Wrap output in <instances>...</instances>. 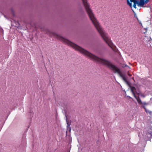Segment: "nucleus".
Wrapping results in <instances>:
<instances>
[{
	"label": "nucleus",
	"mask_w": 152,
	"mask_h": 152,
	"mask_svg": "<svg viewBox=\"0 0 152 152\" xmlns=\"http://www.w3.org/2000/svg\"><path fill=\"white\" fill-rule=\"evenodd\" d=\"M148 135V137H148L149 139H151V138L152 137V136L151 137H149V135Z\"/></svg>",
	"instance_id": "ddd939ff"
},
{
	"label": "nucleus",
	"mask_w": 152,
	"mask_h": 152,
	"mask_svg": "<svg viewBox=\"0 0 152 152\" xmlns=\"http://www.w3.org/2000/svg\"><path fill=\"white\" fill-rule=\"evenodd\" d=\"M149 1V0H127V4L130 7H132L131 2L134 3L133 6L135 8H136L137 4L139 7H143L145 4L147 3Z\"/></svg>",
	"instance_id": "7ed1b4c3"
},
{
	"label": "nucleus",
	"mask_w": 152,
	"mask_h": 152,
	"mask_svg": "<svg viewBox=\"0 0 152 152\" xmlns=\"http://www.w3.org/2000/svg\"><path fill=\"white\" fill-rule=\"evenodd\" d=\"M139 23H140L141 24V26H142V24L140 22H139Z\"/></svg>",
	"instance_id": "2eb2a0df"
},
{
	"label": "nucleus",
	"mask_w": 152,
	"mask_h": 152,
	"mask_svg": "<svg viewBox=\"0 0 152 152\" xmlns=\"http://www.w3.org/2000/svg\"><path fill=\"white\" fill-rule=\"evenodd\" d=\"M67 130L69 131V132H70L71 131V128L70 126H67Z\"/></svg>",
	"instance_id": "1a4fd4ad"
},
{
	"label": "nucleus",
	"mask_w": 152,
	"mask_h": 152,
	"mask_svg": "<svg viewBox=\"0 0 152 152\" xmlns=\"http://www.w3.org/2000/svg\"><path fill=\"white\" fill-rule=\"evenodd\" d=\"M140 96L141 97H142L143 98L145 97V96L144 94H142L141 93V92H140Z\"/></svg>",
	"instance_id": "f8f14e48"
},
{
	"label": "nucleus",
	"mask_w": 152,
	"mask_h": 152,
	"mask_svg": "<svg viewBox=\"0 0 152 152\" xmlns=\"http://www.w3.org/2000/svg\"><path fill=\"white\" fill-rule=\"evenodd\" d=\"M65 43L68 45L72 47L74 49L79 51L85 56L88 57L93 61L107 66L114 73H118L124 81L125 82L127 80L125 75L122 74L120 69L115 65L112 64L110 61L98 57L82 48L65 39Z\"/></svg>",
	"instance_id": "f257e3e1"
},
{
	"label": "nucleus",
	"mask_w": 152,
	"mask_h": 152,
	"mask_svg": "<svg viewBox=\"0 0 152 152\" xmlns=\"http://www.w3.org/2000/svg\"><path fill=\"white\" fill-rule=\"evenodd\" d=\"M129 87L131 89V91L135 98L137 99V98H138V96L137 97L135 94V93H136L138 95H140V91H137L136 88L134 87L131 86H129Z\"/></svg>",
	"instance_id": "20e7f679"
},
{
	"label": "nucleus",
	"mask_w": 152,
	"mask_h": 152,
	"mask_svg": "<svg viewBox=\"0 0 152 152\" xmlns=\"http://www.w3.org/2000/svg\"><path fill=\"white\" fill-rule=\"evenodd\" d=\"M136 99L137 100L138 103L140 104H142V107L143 106L145 107V105H147L148 104V103H146L145 102H142L140 98L139 95L138 96V98L137 99Z\"/></svg>",
	"instance_id": "39448f33"
},
{
	"label": "nucleus",
	"mask_w": 152,
	"mask_h": 152,
	"mask_svg": "<svg viewBox=\"0 0 152 152\" xmlns=\"http://www.w3.org/2000/svg\"><path fill=\"white\" fill-rule=\"evenodd\" d=\"M125 82L129 86H129H131L130 85V84L129 83L127 80Z\"/></svg>",
	"instance_id": "9b49d317"
},
{
	"label": "nucleus",
	"mask_w": 152,
	"mask_h": 152,
	"mask_svg": "<svg viewBox=\"0 0 152 152\" xmlns=\"http://www.w3.org/2000/svg\"><path fill=\"white\" fill-rule=\"evenodd\" d=\"M128 96V97H129V98H131V97L130 96Z\"/></svg>",
	"instance_id": "dca6fc26"
},
{
	"label": "nucleus",
	"mask_w": 152,
	"mask_h": 152,
	"mask_svg": "<svg viewBox=\"0 0 152 152\" xmlns=\"http://www.w3.org/2000/svg\"><path fill=\"white\" fill-rule=\"evenodd\" d=\"M128 75L130 77H131V74H130L129 73L128 74Z\"/></svg>",
	"instance_id": "4468645a"
},
{
	"label": "nucleus",
	"mask_w": 152,
	"mask_h": 152,
	"mask_svg": "<svg viewBox=\"0 0 152 152\" xmlns=\"http://www.w3.org/2000/svg\"><path fill=\"white\" fill-rule=\"evenodd\" d=\"M66 121L67 124V126H70L71 125V122L70 121H69L68 119H67V118H66Z\"/></svg>",
	"instance_id": "6e6552de"
},
{
	"label": "nucleus",
	"mask_w": 152,
	"mask_h": 152,
	"mask_svg": "<svg viewBox=\"0 0 152 152\" xmlns=\"http://www.w3.org/2000/svg\"><path fill=\"white\" fill-rule=\"evenodd\" d=\"M148 135H149V137H151L152 136V127H150L148 130V132L146 134L147 137H148Z\"/></svg>",
	"instance_id": "423d86ee"
},
{
	"label": "nucleus",
	"mask_w": 152,
	"mask_h": 152,
	"mask_svg": "<svg viewBox=\"0 0 152 152\" xmlns=\"http://www.w3.org/2000/svg\"><path fill=\"white\" fill-rule=\"evenodd\" d=\"M143 107L144 108V109H145V111L147 113L149 114L150 115H152V111L147 110L146 109L145 107L144 106H143Z\"/></svg>",
	"instance_id": "0eeeda50"
},
{
	"label": "nucleus",
	"mask_w": 152,
	"mask_h": 152,
	"mask_svg": "<svg viewBox=\"0 0 152 152\" xmlns=\"http://www.w3.org/2000/svg\"><path fill=\"white\" fill-rule=\"evenodd\" d=\"M47 34H49V33H48V32H47Z\"/></svg>",
	"instance_id": "f3484780"
},
{
	"label": "nucleus",
	"mask_w": 152,
	"mask_h": 152,
	"mask_svg": "<svg viewBox=\"0 0 152 152\" xmlns=\"http://www.w3.org/2000/svg\"><path fill=\"white\" fill-rule=\"evenodd\" d=\"M127 67L128 68H129V69L130 68V67L128 65H127L126 64H123V65L122 66V67L124 68V67Z\"/></svg>",
	"instance_id": "9d476101"
},
{
	"label": "nucleus",
	"mask_w": 152,
	"mask_h": 152,
	"mask_svg": "<svg viewBox=\"0 0 152 152\" xmlns=\"http://www.w3.org/2000/svg\"><path fill=\"white\" fill-rule=\"evenodd\" d=\"M82 1L86 11L92 22L104 41L113 50H114L113 48L114 45L113 43L107 35V34L104 32L100 26L98 22L95 18L92 10L90 7L88 3L87 0H82Z\"/></svg>",
	"instance_id": "f03ea898"
}]
</instances>
